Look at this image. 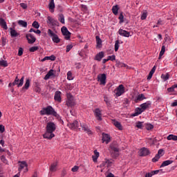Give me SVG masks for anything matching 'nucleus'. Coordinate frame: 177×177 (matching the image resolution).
I'll list each match as a JSON object with an SVG mask.
<instances>
[{"instance_id": "1", "label": "nucleus", "mask_w": 177, "mask_h": 177, "mask_svg": "<svg viewBox=\"0 0 177 177\" xmlns=\"http://www.w3.org/2000/svg\"><path fill=\"white\" fill-rule=\"evenodd\" d=\"M39 114H41V115H53L54 117H59L57 112H56L53 107L50 106L43 108L39 111Z\"/></svg>"}, {"instance_id": "2", "label": "nucleus", "mask_w": 177, "mask_h": 177, "mask_svg": "<svg viewBox=\"0 0 177 177\" xmlns=\"http://www.w3.org/2000/svg\"><path fill=\"white\" fill-rule=\"evenodd\" d=\"M66 104L68 107H73L75 106V100L71 93L66 94Z\"/></svg>"}, {"instance_id": "3", "label": "nucleus", "mask_w": 177, "mask_h": 177, "mask_svg": "<svg viewBox=\"0 0 177 177\" xmlns=\"http://www.w3.org/2000/svg\"><path fill=\"white\" fill-rule=\"evenodd\" d=\"M19 166L18 169L19 172H21V171H23V172H28V165L26 161H19Z\"/></svg>"}, {"instance_id": "4", "label": "nucleus", "mask_w": 177, "mask_h": 177, "mask_svg": "<svg viewBox=\"0 0 177 177\" xmlns=\"http://www.w3.org/2000/svg\"><path fill=\"white\" fill-rule=\"evenodd\" d=\"M125 89L124 88V85L120 84L114 91V93L115 94V96L117 97H119V96H121L124 93Z\"/></svg>"}, {"instance_id": "5", "label": "nucleus", "mask_w": 177, "mask_h": 177, "mask_svg": "<svg viewBox=\"0 0 177 177\" xmlns=\"http://www.w3.org/2000/svg\"><path fill=\"white\" fill-rule=\"evenodd\" d=\"M61 31H62V35H64L65 39L68 41V39H70L71 38V32H70V31H68V29H67V28L66 26H63L61 28Z\"/></svg>"}, {"instance_id": "6", "label": "nucleus", "mask_w": 177, "mask_h": 177, "mask_svg": "<svg viewBox=\"0 0 177 177\" xmlns=\"http://www.w3.org/2000/svg\"><path fill=\"white\" fill-rule=\"evenodd\" d=\"M44 139H48L50 140L55 138V133L53 131H50L49 130H46V132L43 134Z\"/></svg>"}, {"instance_id": "7", "label": "nucleus", "mask_w": 177, "mask_h": 177, "mask_svg": "<svg viewBox=\"0 0 177 177\" xmlns=\"http://www.w3.org/2000/svg\"><path fill=\"white\" fill-rule=\"evenodd\" d=\"M46 130L55 132V131H56V124L53 122H48L46 126Z\"/></svg>"}, {"instance_id": "8", "label": "nucleus", "mask_w": 177, "mask_h": 177, "mask_svg": "<svg viewBox=\"0 0 177 177\" xmlns=\"http://www.w3.org/2000/svg\"><path fill=\"white\" fill-rule=\"evenodd\" d=\"M164 154V149H159L158 151V154H156V156L152 159V162H157V161H158V160H160V158H161V157H162Z\"/></svg>"}, {"instance_id": "9", "label": "nucleus", "mask_w": 177, "mask_h": 177, "mask_svg": "<svg viewBox=\"0 0 177 177\" xmlns=\"http://www.w3.org/2000/svg\"><path fill=\"white\" fill-rule=\"evenodd\" d=\"M138 153L140 157H146V156H149V154H150V150L146 147H143L140 149Z\"/></svg>"}, {"instance_id": "10", "label": "nucleus", "mask_w": 177, "mask_h": 177, "mask_svg": "<svg viewBox=\"0 0 177 177\" xmlns=\"http://www.w3.org/2000/svg\"><path fill=\"white\" fill-rule=\"evenodd\" d=\"M94 113V115L96 118V120H97L98 121H102V111L100 110V109L97 108L93 111Z\"/></svg>"}, {"instance_id": "11", "label": "nucleus", "mask_w": 177, "mask_h": 177, "mask_svg": "<svg viewBox=\"0 0 177 177\" xmlns=\"http://www.w3.org/2000/svg\"><path fill=\"white\" fill-rule=\"evenodd\" d=\"M67 126L70 129H72V131H75V129H78L79 124L78 121L75 120L73 122H69L68 123Z\"/></svg>"}, {"instance_id": "12", "label": "nucleus", "mask_w": 177, "mask_h": 177, "mask_svg": "<svg viewBox=\"0 0 177 177\" xmlns=\"http://www.w3.org/2000/svg\"><path fill=\"white\" fill-rule=\"evenodd\" d=\"M106 74L103 73L97 76V81L100 82V85H106Z\"/></svg>"}, {"instance_id": "13", "label": "nucleus", "mask_w": 177, "mask_h": 177, "mask_svg": "<svg viewBox=\"0 0 177 177\" xmlns=\"http://www.w3.org/2000/svg\"><path fill=\"white\" fill-rule=\"evenodd\" d=\"M47 24H50V26H57L59 24V22H57V20L53 19L52 17L48 16L47 17Z\"/></svg>"}, {"instance_id": "14", "label": "nucleus", "mask_w": 177, "mask_h": 177, "mask_svg": "<svg viewBox=\"0 0 177 177\" xmlns=\"http://www.w3.org/2000/svg\"><path fill=\"white\" fill-rule=\"evenodd\" d=\"M80 127H82V129L84 131V132H86V133H88V135H92V131H91L86 124L82 123L80 124Z\"/></svg>"}, {"instance_id": "15", "label": "nucleus", "mask_w": 177, "mask_h": 177, "mask_svg": "<svg viewBox=\"0 0 177 177\" xmlns=\"http://www.w3.org/2000/svg\"><path fill=\"white\" fill-rule=\"evenodd\" d=\"M54 100L58 103H62V91H56L55 93Z\"/></svg>"}, {"instance_id": "16", "label": "nucleus", "mask_w": 177, "mask_h": 177, "mask_svg": "<svg viewBox=\"0 0 177 177\" xmlns=\"http://www.w3.org/2000/svg\"><path fill=\"white\" fill-rule=\"evenodd\" d=\"M26 39L29 44H34V42H35V41H37V39L31 33H28L26 35Z\"/></svg>"}, {"instance_id": "17", "label": "nucleus", "mask_w": 177, "mask_h": 177, "mask_svg": "<svg viewBox=\"0 0 177 177\" xmlns=\"http://www.w3.org/2000/svg\"><path fill=\"white\" fill-rule=\"evenodd\" d=\"M118 33L121 35V37H125L126 38H129V37H131V32L125 30L119 29Z\"/></svg>"}, {"instance_id": "18", "label": "nucleus", "mask_w": 177, "mask_h": 177, "mask_svg": "<svg viewBox=\"0 0 177 177\" xmlns=\"http://www.w3.org/2000/svg\"><path fill=\"white\" fill-rule=\"evenodd\" d=\"M113 164H114V160L112 159H105L101 165V167H104L105 165H106V167H111Z\"/></svg>"}, {"instance_id": "19", "label": "nucleus", "mask_w": 177, "mask_h": 177, "mask_svg": "<svg viewBox=\"0 0 177 177\" xmlns=\"http://www.w3.org/2000/svg\"><path fill=\"white\" fill-rule=\"evenodd\" d=\"M110 140H111L110 135L107 133H102V143L106 142V144L108 145V143H110Z\"/></svg>"}, {"instance_id": "20", "label": "nucleus", "mask_w": 177, "mask_h": 177, "mask_svg": "<svg viewBox=\"0 0 177 177\" xmlns=\"http://www.w3.org/2000/svg\"><path fill=\"white\" fill-rule=\"evenodd\" d=\"M151 106V101H147L140 104V107L143 110V111L147 110V109H149V107H150Z\"/></svg>"}, {"instance_id": "21", "label": "nucleus", "mask_w": 177, "mask_h": 177, "mask_svg": "<svg viewBox=\"0 0 177 177\" xmlns=\"http://www.w3.org/2000/svg\"><path fill=\"white\" fill-rule=\"evenodd\" d=\"M104 57V52L101 51L95 55V60H97V62H100L102 59H103Z\"/></svg>"}, {"instance_id": "22", "label": "nucleus", "mask_w": 177, "mask_h": 177, "mask_svg": "<svg viewBox=\"0 0 177 177\" xmlns=\"http://www.w3.org/2000/svg\"><path fill=\"white\" fill-rule=\"evenodd\" d=\"M111 149L114 151V153H113V157H115V158H117V157L120 156V153H118L120 150L117 147L113 146V145H111Z\"/></svg>"}, {"instance_id": "23", "label": "nucleus", "mask_w": 177, "mask_h": 177, "mask_svg": "<svg viewBox=\"0 0 177 177\" xmlns=\"http://www.w3.org/2000/svg\"><path fill=\"white\" fill-rule=\"evenodd\" d=\"M100 153L97 149L94 151V155L92 156L93 162H97V159L99 158Z\"/></svg>"}, {"instance_id": "24", "label": "nucleus", "mask_w": 177, "mask_h": 177, "mask_svg": "<svg viewBox=\"0 0 177 177\" xmlns=\"http://www.w3.org/2000/svg\"><path fill=\"white\" fill-rule=\"evenodd\" d=\"M48 9L51 13H53L55 12V0H50L49 4H48Z\"/></svg>"}, {"instance_id": "25", "label": "nucleus", "mask_w": 177, "mask_h": 177, "mask_svg": "<svg viewBox=\"0 0 177 177\" xmlns=\"http://www.w3.org/2000/svg\"><path fill=\"white\" fill-rule=\"evenodd\" d=\"M113 125H115V127L116 128H118V129H119V131H122V125L121 124V122H120L115 120H113Z\"/></svg>"}, {"instance_id": "26", "label": "nucleus", "mask_w": 177, "mask_h": 177, "mask_svg": "<svg viewBox=\"0 0 177 177\" xmlns=\"http://www.w3.org/2000/svg\"><path fill=\"white\" fill-rule=\"evenodd\" d=\"M53 76H55L54 71H53V69H51L46 75V76L44 77V80H49V78H50L51 77H53Z\"/></svg>"}, {"instance_id": "27", "label": "nucleus", "mask_w": 177, "mask_h": 177, "mask_svg": "<svg viewBox=\"0 0 177 177\" xmlns=\"http://www.w3.org/2000/svg\"><path fill=\"white\" fill-rule=\"evenodd\" d=\"M0 26L4 30H8V25L6 24V21L3 18H0Z\"/></svg>"}, {"instance_id": "28", "label": "nucleus", "mask_w": 177, "mask_h": 177, "mask_svg": "<svg viewBox=\"0 0 177 177\" xmlns=\"http://www.w3.org/2000/svg\"><path fill=\"white\" fill-rule=\"evenodd\" d=\"M50 172H56L57 171V162H55L53 164H51L50 167Z\"/></svg>"}, {"instance_id": "29", "label": "nucleus", "mask_w": 177, "mask_h": 177, "mask_svg": "<svg viewBox=\"0 0 177 177\" xmlns=\"http://www.w3.org/2000/svg\"><path fill=\"white\" fill-rule=\"evenodd\" d=\"M46 60H51V62H55L56 60V57L55 55L46 56L41 59V62H46Z\"/></svg>"}, {"instance_id": "30", "label": "nucleus", "mask_w": 177, "mask_h": 177, "mask_svg": "<svg viewBox=\"0 0 177 177\" xmlns=\"http://www.w3.org/2000/svg\"><path fill=\"white\" fill-rule=\"evenodd\" d=\"M143 109L141 108H136L135 113L133 114V117H136L137 115H139L143 113Z\"/></svg>"}, {"instance_id": "31", "label": "nucleus", "mask_w": 177, "mask_h": 177, "mask_svg": "<svg viewBox=\"0 0 177 177\" xmlns=\"http://www.w3.org/2000/svg\"><path fill=\"white\" fill-rule=\"evenodd\" d=\"M172 162H174L173 160H165L164 162H162V163L160 165V168H164V167H168V165H171V164H172Z\"/></svg>"}, {"instance_id": "32", "label": "nucleus", "mask_w": 177, "mask_h": 177, "mask_svg": "<svg viewBox=\"0 0 177 177\" xmlns=\"http://www.w3.org/2000/svg\"><path fill=\"white\" fill-rule=\"evenodd\" d=\"M30 84H31V80H30V79H27L24 86L22 88V90L24 91L25 89L26 91H27V89L30 88Z\"/></svg>"}, {"instance_id": "33", "label": "nucleus", "mask_w": 177, "mask_h": 177, "mask_svg": "<svg viewBox=\"0 0 177 177\" xmlns=\"http://www.w3.org/2000/svg\"><path fill=\"white\" fill-rule=\"evenodd\" d=\"M10 35L12 38L15 37H18L19 36V33H17L16 30H15L13 28H10Z\"/></svg>"}, {"instance_id": "34", "label": "nucleus", "mask_w": 177, "mask_h": 177, "mask_svg": "<svg viewBox=\"0 0 177 177\" xmlns=\"http://www.w3.org/2000/svg\"><path fill=\"white\" fill-rule=\"evenodd\" d=\"M120 10V7H118V5L113 6L112 7V12L115 16H117L118 15V10Z\"/></svg>"}, {"instance_id": "35", "label": "nucleus", "mask_w": 177, "mask_h": 177, "mask_svg": "<svg viewBox=\"0 0 177 177\" xmlns=\"http://www.w3.org/2000/svg\"><path fill=\"white\" fill-rule=\"evenodd\" d=\"M23 84H24V76L19 81H17L15 85H17L18 88H20V86H23Z\"/></svg>"}, {"instance_id": "36", "label": "nucleus", "mask_w": 177, "mask_h": 177, "mask_svg": "<svg viewBox=\"0 0 177 177\" xmlns=\"http://www.w3.org/2000/svg\"><path fill=\"white\" fill-rule=\"evenodd\" d=\"M154 73H156V66H153L151 71L149 72V75L147 77V80H151L153 74H154Z\"/></svg>"}, {"instance_id": "37", "label": "nucleus", "mask_w": 177, "mask_h": 177, "mask_svg": "<svg viewBox=\"0 0 177 177\" xmlns=\"http://www.w3.org/2000/svg\"><path fill=\"white\" fill-rule=\"evenodd\" d=\"M97 42V48H102V39L99 36L95 37Z\"/></svg>"}, {"instance_id": "38", "label": "nucleus", "mask_w": 177, "mask_h": 177, "mask_svg": "<svg viewBox=\"0 0 177 177\" xmlns=\"http://www.w3.org/2000/svg\"><path fill=\"white\" fill-rule=\"evenodd\" d=\"M167 140H174V142H176L177 140V136H175L174 134H170L167 138Z\"/></svg>"}, {"instance_id": "39", "label": "nucleus", "mask_w": 177, "mask_h": 177, "mask_svg": "<svg viewBox=\"0 0 177 177\" xmlns=\"http://www.w3.org/2000/svg\"><path fill=\"white\" fill-rule=\"evenodd\" d=\"M160 78H162L164 82L168 81V80H169V73L162 74Z\"/></svg>"}, {"instance_id": "40", "label": "nucleus", "mask_w": 177, "mask_h": 177, "mask_svg": "<svg viewBox=\"0 0 177 177\" xmlns=\"http://www.w3.org/2000/svg\"><path fill=\"white\" fill-rule=\"evenodd\" d=\"M164 53H165V46H162V48H161V50L160 52L159 57H158L159 59H161V57H162V56H164Z\"/></svg>"}, {"instance_id": "41", "label": "nucleus", "mask_w": 177, "mask_h": 177, "mask_svg": "<svg viewBox=\"0 0 177 177\" xmlns=\"http://www.w3.org/2000/svg\"><path fill=\"white\" fill-rule=\"evenodd\" d=\"M18 24L19 26H21V27H27V21H23V20H19L18 21Z\"/></svg>"}, {"instance_id": "42", "label": "nucleus", "mask_w": 177, "mask_h": 177, "mask_svg": "<svg viewBox=\"0 0 177 177\" xmlns=\"http://www.w3.org/2000/svg\"><path fill=\"white\" fill-rule=\"evenodd\" d=\"M67 80H68V81H73V80H74V76H73V73H71V71H68L67 73Z\"/></svg>"}, {"instance_id": "43", "label": "nucleus", "mask_w": 177, "mask_h": 177, "mask_svg": "<svg viewBox=\"0 0 177 177\" xmlns=\"http://www.w3.org/2000/svg\"><path fill=\"white\" fill-rule=\"evenodd\" d=\"M147 19V11H144L141 13L140 19L141 20H146Z\"/></svg>"}, {"instance_id": "44", "label": "nucleus", "mask_w": 177, "mask_h": 177, "mask_svg": "<svg viewBox=\"0 0 177 177\" xmlns=\"http://www.w3.org/2000/svg\"><path fill=\"white\" fill-rule=\"evenodd\" d=\"M53 41H54L55 44H59L60 42V39L59 38V36L57 35H54L52 37Z\"/></svg>"}, {"instance_id": "45", "label": "nucleus", "mask_w": 177, "mask_h": 177, "mask_svg": "<svg viewBox=\"0 0 177 177\" xmlns=\"http://www.w3.org/2000/svg\"><path fill=\"white\" fill-rule=\"evenodd\" d=\"M143 122H137L136 123V128H138V129H143Z\"/></svg>"}, {"instance_id": "46", "label": "nucleus", "mask_w": 177, "mask_h": 177, "mask_svg": "<svg viewBox=\"0 0 177 177\" xmlns=\"http://www.w3.org/2000/svg\"><path fill=\"white\" fill-rule=\"evenodd\" d=\"M176 88H177V84H174L173 86L167 88V91L169 93L175 92V89H176Z\"/></svg>"}, {"instance_id": "47", "label": "nucleus", "mask_w": 177, "mask_h": 177, "mask_svg": "<svg viewBox=\"0 0 177 177\" xmlns=\"http://www.w3.org/2000/svg\"><path fill=\"white\" fill-rule=\"evenodd\" d=\"M145 127L147 131H151V129H153L154 128V126L150 123H147L145 124Z\"/></svg>"}, {"instance_id": "48", "label": "nucleus", "mask_w": 177, "mask_h": 177, "mask_svg": "<svg viewBox=\"0 0 177 177\" xmlns=\"http://www.w3.org/2000/svg\"><path fill=\"white\" fill-rule=\"evenodd\" d=\"M118 49H120V41L116 40L115 41V52H118Z\"/></svg>"}, {"instance_id": "49", "label": "nucleus", "mask_w": 177, "mask_h": 177, "mask_svg": "<svg viewBox=\"0 0 177 177\" xmlns=\"http://www.w3.org/2000/svg\"><path fill=\"white\" fill-rule=\"evenodd\" d=\"M0 66L2 67H8V62L3 59L0 60Z\"/></svg>"}, {"instance_id": "50", "label": "nucleus", "mask_w": 177, "mask_h": 177, "mask_svg": "<svg viewBox=\"0 0 177 177\" xmlns=\"http://www.w3.org/2000/svg\"><path fill=\"white\" fill-rule=\"evenodd\" d=\"M145 99H146V97L143 94H140L137 97V100L142 101L145 100Z\"/></svg>"}, {"instance_id": "51", "label": "nucleus", "mask_w": 177, "mask_h": 177, "mask_svg": "<svg viewBox=\"0 0 177 177\" xmlns=\"http://www.w3.org/2000/svg\"><path fill=\"white\" fill-rule=\"evenodd\" d=\"M59 21H60V23H62V24H64L65 21H64V15H59Z\"/></svg>"}, {"instance_id": "52", "label": "nucleus", "mask_w": 177, "mask_h": 177, "mask_svg": "<svg viewBox=\"0 0 177 177\" xmlns=\"http://www.w3.org/2000/svg\"><path fill=\"white\" fill-rule=\"evenodd\" d=\"M117 66H118V67H128L127 64H125L124 63H122L121 62H118Z\"/></svg>"}, {"instance_id": "53", "label": "nucleus", "mask_w": 177, "mask_h": 177, "mask_svg": "<svg viewBox=\"0 0 177 177\" xmlns=\"http://www.w3.org/2000/svg\"><path fill=\"white\" fill-rule=\"evenodd\" d=\"M48 35H49L51 38H53V37H55V35H56V34H55V32H53L52 31V30L48 29Z\"/></svg>"}, {"instance_id": "54", "label": "nucleus", "mask_w": 177, "mask_h": 177, "mask_svg": "<svg viewBox=\"0 0 177 177\" xmlns=\"http://www.w3.org/2000/svg\"><path fill=\"white\" fill-rule=\"evenodd\" d=\"M119 20L120 24H122V23H124V14H122V12L120 14Z\"/></svg>"}, {"instance_id": "55", "label": "nucleus", "mask_w": 177, "mask_h": 177, "mask_svg": "<svg viewBox=\"0 0 177 177\" xmlns=\"http://www.w3.org/2000/svg\"><path fill=\"white\" fill-rule=\"evenodd\" d=\"M66 88L68 91H73V88H74L71 84H66Z\"/></svg>"}, {"instance_id": "56", "label": "nucleus", "mask_w": 177, "mask_h": 177, "mask_svg": "<svg viewBox=\"0 0 177 177\" xmlns=\"http://www.w3.org/2000/svg\"><path fill=\"white\" fill-rule=\"evenodd\" d=\"M1 160L2 161V162H3L4 164H8V159H6V157H5V156H1Z\"/></svg>"}, {"instance_id": "57", "label": "nucleus", "mask_w": 177, "mask_h": 177, "mask_svg": "<svg viewBox=\"0 0 177 177\" xmlns=\"http://www.w3.org/2000/svg\"><path fill=\"white\" fill-rule=\"evenodd\" d=\"M32 27H34V28H39V24H38V21H35L32 23Z\"/></svg>"}, {"instance_id": "58", "label": "nucleus", "mask_w": 177, "mask_h": 177, "mask_svg": "<svg viewBox=\"0 0 177 177\" xmlns=\"http://www.w3.org/2000/svg\"><path fill=\"white\" fill-rule=\"evenodd\" d=\"M73 49V44H69L66 46V53H68Z\"/></svg>"}, {"instance_id": "59", "label": "nucleus", "mask_w": 177, "mask_h": 177, "mask_svg": "<svg viewBox=\"0 0 177 177\" xmlns=\"http://www.w3.org/2000/svg\"><path fill=\"white\" fill-rule=\"evenodd\" d=\"M108 60H111V62H114L115 60V55H109L108 56Z\"/></svg>"}, {"instance_id": "60", "label": "nucleus", "mask_w": 177, "mask_h": 177, "mask_svg": "<svg viewBox=\"0 0 177 177\" xmlns=\"http://www.w3.org/2000/svg\"><path fill=\"white\" fill-rule=\"evenodd\" d=\"M78 169H80V167L78 166H74L72 169L71 171L72 172H77Z\"/></svg>"}, {"instance_id": "61", "label": "nucleus", "mask_w": 177, "mask_h": 177, "mask_svg": "<svg viewBox=\"0 0 177 177\" xmlns=\"http://www.w3.org/2000/svg\"><path fill=\"white\" fill-rule=\"evenodd\" d=\"M37 49H38V46H32L29 48V50L30 52H35V51H37Z\"/></svg>"}, {"instance_id": "62", "label": "nucleus", "mask_w": 177, "mask_h": 177, "mask_svg": "<svg viewBox=\"0 0 177 177\" xmlns=\"http://www.w3.org/2000/svg\"><path fill=\"white\" fill-rule=\"evenodd\" d=\"M23 48H19L18 50V56H23Z\"/></svg>"}, {"instance_id": "63", "label": "nucleus", "mask_w": 177, "mask_h": 177, "mask_svg": "<svg viewBox=\"0 0 177 177\" xmlns=\"http://www.w3.org/2000/svg\"><path fill=\"white\" fill-rule=\"evenodd\" d=\"M0 132L1 133H3V132H5V126L0 124Z\"/></svg>"}, {"instance_id": "64", "label": "nucleus", "mask_w": 177, "mask_h": 177, "mask_svg": "<svg viewBox=\"0 0 177 177\" xmlns=\"http://www.w3.org/2000/svg\"><path fill=\"white\" fill-rule=\"evenodd\" d=\"M151 176H153V174L151 173V171L149 172V173H147L145 174V177H151Z\"/></svg>"}]
</instances>
